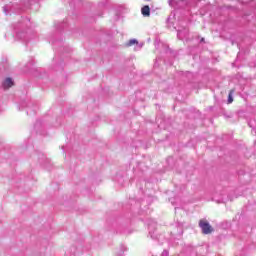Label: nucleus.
I'll return each instance as SVG.
<instances>
[{"label":"nucleus","instance_id":"9d476101","mask_svg":"<svg viewBox=\"0 0 256 256\" xmlns=\"http://www.w3.org/2000/svg\"><path fill=\"white\" fill-rule=\"evenodd\" d=\"M3 9H4V13L7 15V6H5Z\"/></svg>","mask_w":256,"mask_h":256},{"label":"nucleus","instance_id":"7ed1b4c3","mask_svg":"<svg viewBox=\"0 0 256 256\" xmlns=\"http://www.w3.org/2000/svg\"><path fill=\"white\" fill-rule=\"evenodd\" d=\"M3 87H4V89H9V88L13 87V79L6 78L3 82Z\"/></svg>","mask_w":256,"mask_h":256},{"label":"nucleus","instance_id":"f03ea898","mask_svg":"<svg viewBox=\"0 0 256 256\" xmlns=\"http://www.w3.org/2000/svg\"><path fill=\"white\" fill-rule=\"evenodd\" d=\"M175 12H172L171 14H170V16L168 17V19H167V25H168V27H174V29H176V27H175Z\"/></svg>","mask_w":256,"mask_h":256},{"label":"nucleus","instance_id":"1a4fd4ad","mask_svg":"<svg viewBox=\"0 0 256 256\" xmlns=\"http://www.w3.org/2000/svg\"><path fill=\"white\" fill-rule=\"evenodd\" d=\"M163 256H168L169 255V252L167 250H165L163 253H162Z\"/></svg>","mask_w":256,"mask_h":256},{"label":"nucleus","instance_id":"0eeeda50","mask_svg":"<svg viewBox=\"0 0 256 256\" xmlns=\"http://www.w3.org/2000/svg\"><path fill=\"white\" fill-rule=\"evenodd\" d=\"M178 3H179V0H169L170 7H177Z\"/></svg>","mask_w":256,"mask_h":256},{"label":"nucleus","instance_id":"20e7f679","mask_svg":"<svg viewBox=\"0 0 256 256\" xmlns=\"http://www.w3.org/2000/svg\"><path fill=\"white\" fill-rule=\"evenodd\" d=\"M141 13L143 15V17H149V15H151V8H149V6H144L141 9Z\"/></svg>","mask_w":256,"mask_h":256},{"label":"nucleus","instance_id":"423d86ee","mask_svg":"<svg viewBox=\"0 0 256 256\" xmlns=\"http://www.w3.org/2000/svg\"><path fill=\"white\" fill-rule=\"evenodd\" d=\"M139 42L137 41V39H131L130 41H128L127 43V47H132V45H137Z\"/></svg>","mask_w":256,"mask_h":256},{"label":"nucleus","instance_id":"6e6552de","mask_svg":"<svg viewBox=\"0 0 256 256\" xmlns=\"http://www.w3.org/2000/svg\"><path fill=\"white\" fill-rule=\"evenodd\" d=\"M228 103H233V97L231 96V93L228 96Z\"/></svg>","mask_w":256,"mask_h":256},{"label":"nucleus","instance_id":"9b49d317","mask_svg":"<svg viewBox=\"0 0 256 256\" xmlns=\"http://www.w3.org/2000/svg\"><path fill=\"white\" fill-rule=\"evenodd\" d=\"M149 229V235H151V225L148 226Z\"/></svg>","mask_w":256,"mask_h":256},{"label":"nucleus","instance_id":"39448f33","mask_svg":"<svg viewBox=\"0 0 256 256\" xmlns=\"http://www.w3.org/2000/svg\"><path fill=\"white\" fill-rule=\"evenodd\" d=\"M178 39H185V36L187 35V29L181 30L178 29Z\"/></svg>","mask_w":256,"mask_h":256},{"label":"nucleus","instance_id":"f257e3e1","mask_svg":"<svg viewBox=\"0 0 256 256\" xmlns=\"http://www.w3.org/2000/svg\"><path fill=\"white\" fill-rule=\"evenodd\" d=\"M199 227L201 228L204 235H209V233H213V227H211V224H209V222L205 220H201L199 222Z\"/></svg>","mask_w":256,"mask_h":256}]
</instances>
